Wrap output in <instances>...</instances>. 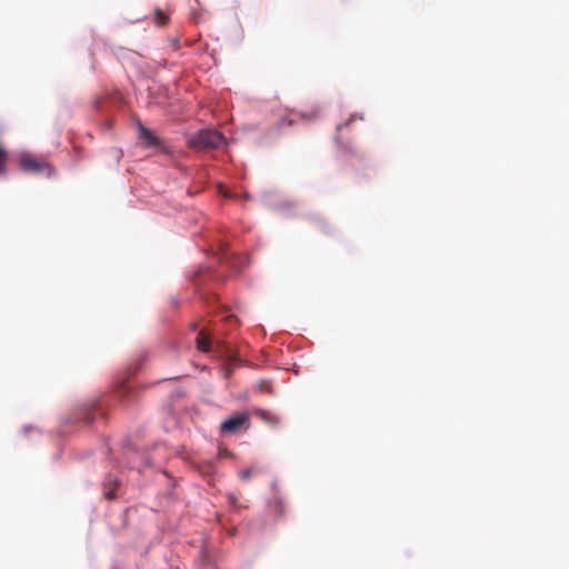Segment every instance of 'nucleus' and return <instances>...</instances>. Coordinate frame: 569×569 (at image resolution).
Masks as SVG:
<instances>
[{"mask_svg": "<svg viewBox=\"0 0 569 569\" xmlns=\"http://www.w3.org/2000/svg\"><path fill=\"white\" fill-rule=\"evenodd\" d=\"M8 151L6 148L0 143V176L4 174L7 172V161H8Z\"/></svg>", "mask_w": 569, "mask_h": 569, "instance_id": "nucleus-7", "label": "nucleus"}, {"mask_svg": "<svg viewBox=\"0 0 569 569\" xmlns=\"http://www.w3.org/2000/svg\"><path fill=\"white\" fill-rule=\"evenodd\" d=\"M210 336L206 333L204 330H201L196 339L197 349L202 352H208L210 350Z\"/></svg>", "mask_w": 569, "mask_h": 569, "instance_id": "nucleus-6", "label": "nucleus"}, {"mask_svg": "<svg viewBox=\"0 0 569 569\" xmlns=\"http://www.w3.org/2000/svg\"><path fill=\"white\" fill-rule=\"evenodd\" d=\"M250 475H251V471L250 470H243L240 472V477L243 479V480H247L250 478Z\"/></svg>", "mask_w": 569, "mask_h": 569, "instance_id": "nucleus-11", "label": "nucleus"}, {"mask_svg": "<svg viewBox=\"0 0 569 569\" xmlns=\"http://www.w3.org/2000/svg\"><path fill=\"white\" fill-rule=\"evenodd\" d=\"M355 119H356V117H355V116H351V117L348 119V121H346V122H342V123L338 124L337 130H339V131H340V130H342V128L348 127V126H349V124H350Z\"/></svg>", "mask_w": 569, "mask_h": 569, "instance_id": "nucleus-10", "label": "nucleus"}, {"mask_svg": "<svg viewBox=\"0 0 569 569\" xmlns=\"http://www.w3.org/2000/svg\"><path fill=\"white\" fill-rule=\"evenodd\" d=\"M248 421V416H234L221 422L220 429L224 433H233L238 431Z\"/></svg>", "mask_w": 569, "mask_h": 569, "instance_id": "nucleus-4", "label": "nucleus"}, {"mask_svg": "<svg viewBox=\"0 0 569 569\" xmlns=\"http://www.w3.org/2000/svg\"><path fill=\"white\" fill-rule=\"evenodd\" d=\"M259 389H260L261 391H268V392H270V393L272 392V389H271V387H270L269 382H268V381H266V380H261V381L259 382Z\"/></svg>", "mask_w": 569, "mask_h": 569, "instance_id": "nucleus-9", "label": "nucleus"}, {"mask_svg": "<svg viewBox=\"0 0 569 569\" xmlns=\"http://www.w3.org/2000/svg\"><path fill=\"white\" fill-rule=\"evenodd\" d=\"M20 168L30 173H41L50 177L54 173L53 167L44 159L38 158L31 153H22L20 157Z\"/></svg>", "mask_w": 569, "mask_h": 569, "instance_id": "nucleus-2", "label": "nucleus"}, {"mask_svg": "<svg viewBox=\"0 0 569 569\" xmlns=\"http://www.w3.org/2000/svg\"><path fill=\"white\" fill-rule=\"evenodd\" d=\"M138 131L139 140L146 148H158L162 151L167 150L162 141L153 132L143 127L141 123H139L138 126Z\"/></svg>", "mask_w": 569, "mask_h": 569, "instance_id": "nucleus-3", "label": "nucleus"}, {"mask_svg": "<svg viewBox=\"0 0 569 569\" xmlns=\"http://www.w3.org/2000/svg\"><path fill=\"white\" fill-rule=\"evenodd\" d=\"M169 21L168 16H166L160 9L156 10V22L159 26H164Z\"/></svg>", "mask_w": 569, "mask_h": 569, "instance_id": "nucleus-8", "label": "nucleus"}, {"mask_svg": "<svg viewBox=\"0 0 569 569\" xmlns=\"http://www.w3.org/2000/svg\"><path fill=\"white\" fill-rule=\"evenodd\" d=\"M224 143V136L216 129L199 130L189 139L190 147L201 150L217 149Z\"/></svg>", "mask_w": 569, "mask_h": 569, "instance_id": "nucleus-1", "label": "nucleus"}, {"mask_svg": "<svg viewBox=\"0 0 569 569\" xmlns=\"http://www.w3.org/2000/svg\"><path fill=\"white\" fill-rule=\"evenodd\" d=\"M103 486L106 489L104 497L110 500L114 499L116 498V489L119 486V481L116 478L109 476L106 478Z\"/></svg>", "mask_w": 569, "mask_h": 569, "instance_id": "nucleus-5", "label": "nucleus"}]
</instances>
